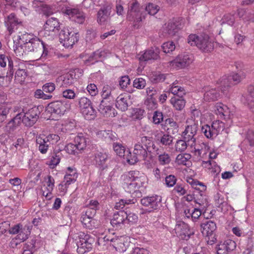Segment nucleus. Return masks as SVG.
Listing matches in <instances>:
<instances>
[{
    "instance_id": "f257e3e1",
    "label": "nucleus",
    "mask_w": 254,
    "mask_h": 254,
    "mask_svg": "<svg viewBox=\"0 0 254 254\" xmlns=\"http://www.w3.org/2000/svg\"><path fill=\"white\" fill-rule=\"evenodd\" d=\"M188 42L191 46H196L204 52H210L214 48V43L207 34H202L200 36L190 35L188 38Z\"/></svg>"
},
{
    "instance_id": "f03ea898",
    "label": "nucleus",
    "mask_w": 254,
    "mask_h": 254,
    "mask_svg": "<svg viewBox=\"0 0 254 254\" xmlns=\"http://www.w3.org/2000/svg\"><path fill=\"white\" fill-rule=\"evenodd\" d=\"M60 137L56 134H49L47 135L40 134L36 137V142L39 151L42 154H46L53 144L59 140Z\"/></svg>"
},
{
    "instance_id": "7ed1b4c3",
    "label": "nucleus",
    "mask_w": 254,
    "mask_h": 254,
    "mask_svg": "<svg viewBox=\"0 0 254 254\" xmlns=\"http://www.w3.org/2000/svg\"><path fill=\"white\" fill-rule=\"evenodd\" d=\"M148 152H150V151L145 148L143 145L135 143L133 154H131L129 149H127V154L126 159L129 164L133 165L138 161L145 160L148 156Z\"/></svg>"
},
{
    "instance_id": "20e7f679",
    "label": "nucleus",
    "mask_w": 254,
    "mask_h": 254,
    "mask_svg": "<svg viewBox=\"0 0 254 254\" xmlns=\"http://www.w3.org/2000/svg\"><path fill=\"white\" fill-rule=\"evenodd\" d=\"M141 174L138 171H131L122 176L124 188L128 191L134 190L136 187L141 184Z\"/></svg>"
},
{
    "instance_id": "39448f33",
    "label": "nucleus",
    "mask_w": 254,
    "mask_h": 254,
    "mask_svg": "<svg viewBox=\"0 0 254 254\" xmlns=\"http://www.w3.org/2000/svg\"><path fill=\"white\" fill-rule=\"evenodd\" d=\"M246 77L244 71L233 73L228 76H223L220 80L221 90L224 94H227L229 88L233 85L240 83Z\"/></svg>"
},
{
    "instance_id": "423d86ee",
    "label": "nucleus",
    "mask_w": 254,
    "mask_h": 254,
    "mask_svg": "<svg viewBox=\"0 0 254 254\" xmlns=\"http://www.w3.org/2000/svg\"><path fill=\"white\" fill-rule=\"evenodd\" d=\"M79 40V34L67 27L64 28L59 33V40L65 48L72 47Z\"/></svg>"
},
{
    "instance_id": "0eeeda50",
    "label": "nucleus",
    "mask_w": 254,
    "mask_h": 254,
    "mask_svg": "<svg viewBox=\"0 0 254 254\" xmlns=\"http://www.w3.org/2000/svg\"><path fill=\"white\" fill-rule=\"evenodd\" d=\"M144 7L136 1L131 3L128 7L127 19L130 21L139 22L145 18Z\"/></svg>"
},
{
    "instance_id": "6e6552de",
    "label": "nucleus",
    "mask_w": 254,
    "mask_h": 254,
    "mask_svg": "<svg viewBox=\"0 0 254 254\" xmlns=\"http://www.w3.org/2000/svg\"><path fill=\"white\" fill-rule=\"evenodd\" d=\"M79 241L77 243V252L79 254H84L91 250L94 238L89 234L80 232L78 235Z\"/></svg>"
},
{
    "instance_id": "1a4fd4ad",
    "label": "nucleus",
    "mask_w": 254,
    "mask_h": 254,
    "mask_svg": "<svg viewBox=\"0 0 254 254\" xmlns=\"http://www.w3.org/2000/svg\"><path fill=\"white\" fill-rule=\"evenodd\" d=\"M224 128V123L219 120H216L213 122L211 126L205 125L202 126L201 127V131L207 138L213 139L216 137Z\"/></svg>"
},
{
    "instance_id": "9d476101",
    "label": "nucleus",
    "mask_w": 254,
    "mask_h": 254,
    "mask_svg": "<svg viewBox=\"0 0 254 254\" xmlns=\"http://www.w3.org/2000/svg\"><path fill=\"white\" fill-rule=\"evenodd\" d=\"M161 197L155 195L146 196L141 199V204L146 208V210L151 212L160 208L162 206Z\"/></svg>"
},
{
    "instance_id": "9b49d317",
    "label": "nucleus",
    "mask_w": 254,
    "mask_h": 254,
    "mask_svg": "<svg viewBox=\"0 0 254 254\" xmlns=\"http://www.w3.org/2000/svg\"><path fill=\"white\" fill-rule=\"evenodd\" d=\"M193 61L191 54H184L178 55L176 58L170 62V65L177 69L183 68L189 65Z\"/></svg>"
},
{
    "instance_id": "f8f14e48",
    "label": "nucleus",
    "mask_w": 254,
    "mask_h": 254,
    "mask_svg": "<svg viewBox=\"0 0 254 254\" xmlns=\"http://www.w3.org/2000/svg\"><path fill=\"white\" fill-rule=\"evenodd\" d=\"M109 160L107 153L97 151L93 154L92 162L96 167L103 171L108 168Z\"/></svg>"
},
{
    "instance_id": "ddd939ff",
    "label": "nucleus",
    "mask_w": 254,
    "mask_h": 254,
    "mask_svg": "<svg viewBox=\"0 0 254 254\" xmlns=\"http://www.w3.org/2000/svg\"><path fill=\"white\" fill-rule=\"evenodd\" d=\"M40 112L37 108L29 109L24 115L22 114V122L26 126H33L39 119Z\"/></svg>"
},
{
    "instance_id": "4468645a",
    "label": "nucleus",
    "mask_w": 254,
    "mask_h": 254,
    "mask_svg": "<svg viewBox=\"0 0 254 254\" xmlns=\"http://www.w3.org/2000/svg\"><path fill=\"white\" fill-rule=\"evenodd\" d=\"M198 129V125L193 123L191 125L186 127L183 132V139L188 141V144L191 146H194L195 143L196 133Z\"/></svg>"
},
{
    "instance_id": "2eb2a0df",
    "label": "nucleus",
    "mask_w": 254,
    "mask_h": 254,
    "mask_svg": "<svg viewBox=\"0 0 254 254\" xmlns=\"http://www.w3.org/2000/svg\"><path fill=\"white\" fill-rule=\"evenodd\" d=\"M112 6L110 4L104 5L99 10L97 14V21L100 25H105L110 19Z\"/></svg>"
},
{
    "instance_id": "dca6fc26",
    "label": "nucleus",
    "mask_w": 254,
    "mask_h": 254,
    "mask_svg": "<svg viewBox=\"0 0 254 254\" xmlns=\"http://www.w3.org/2000/svg\"><path fill=\"white\" fill-rule=\"evenodd\" d=\"M65 111L64 103L60 100L51 102L46 107V111L53 116L64 115Z\"/></svg>"
},
{
    "instance_id": "f3484780",
    "label": "nucleus",
    "mask_w": 254,
    "mask_h": 254,
    "mask_svg": "<svg viewBox=\"0 0 254 254\" xmlns=\"http://www.w3.org/2000/svg\"><path fill=\"white\" fill-rule=\"evenodd\" d=\"M111 243L117 251L122 253L126 251L130 245L128 238L125 236L111 239Z\"/></svg>"
},
{
    "instance_id": "a211bd4d",
    "label": "nucleus",
    "mask_w": 254,
    "mask_h": 254,
    "mask_svg": "<svg viewBox=\"0 0 254 254\" xmlns=\"http://www.w3.org/2000/svg\"><path fill=\"white\" fill-rule=\"evenodd\" d=\"M236 248V244L235 242L228 239L217 245V254H229V253L234 251Z\"/></svg>"
},
{
    "instance_id": "6ab92c4d",
    "label": "nucleus",
    "mask_w": 254,
    "mask_h": 254,
    "mask_svg": "<svg viewBox=\"0 0 254 254\" xmlns=\"http://www.w3.org/2000/svg\"><path fill=\"white\" fill-rule=\"evenodd\" d=\"M65 13L68 15L71 21L79 24H82L85 19L84 13L76 8H68L65 11Z\"/></svg>"
},
{
    "instance_id": "aec40b11",
    "label": "nucleus",
    "mask_w": 254,
    "mask_h": 254,
    "mask_svg": "<svg viewBox=\"0 0 254 254\" xmlns=\"http://www.w3.org/2000/svg\"><path fill=\"white\" fill-rule=\"evenodd\" d=\"M20 23L21 21L13 13L10 14L5 18L4 24L10 35L14 32V29L17 28V25Z\"/></svg>"
},
{
    "instance_id": "412c9836",
    "label": "nucleus",
    "mask_w": 254,
    "mask_h": 254,
    "mask_svg": "<svg viewBox=\"0 0 254 254\" xmlns=\"http://www.w3.org/2000/svg\"><path fill=\"white\" fill-rule=\"evenodd\" d=\"M126 212L119 211L114 214L113 218L111 220V224L114 227L119 228L126 224Z\"/></svg>"
},
{
    "instance_id": "4be33fe9",
    "label": "nucleus",
    "mask_w": 254,
    "mask_h": 254,
    "mask_svg": "<svg viewBox=\"0 0 254 254\" xmlns=\"http://www.w3.org/2000/svg\"><path fill=\"white\" fill-rule=\"evenodd\" d=\"M131 102L129 96L126 95H120L116 100V107L122 111H125L127 110L128 107Z\"/></svg>"
},
{
    "instance_id": "5701e85b",
    "label": "nucleus",
    "mask_w": 254,
    "mask_h": 254,
    "mask_svg": "<svg viewBox=\"0 0 254 254\" xmlns=\"http://www.w3.org/2000/svg\"><path fill=\"white\" fill-rule=\"evenodd\" d=\"M181 24L177 20H171L169 21L164 28V32L169 37H173L181 28Z\"/></svg>"
},
{
    "instance_id": "b1692460",
    "label": "nucleus",
    "mask_w": 254,
    "mask_h": 254,
    "mask_svg": "<svg viewBox=\"0 0 254 254\" xmlns=\"http://www.w3.org/2000/svg\"><path fill=\"white\" fill-rule=\"evenodd\" d=\"M22 113L17 114L11 119L5 127V131L8 133H12L18 127L21 123Z\"/></svg>"
},
{
    "instance_id": "393cba45",
    "label": "nucleus",
    "mask_w": 254,
    "mask_h": 254,
    "mask_svg": "<svg viewBox=\"0 0 254 254\" xmlns=\"http://www.w3.org/2000/svg\"><path fill=\"white\" fill-rule=\"evenodd\" d=\"M201 231L202 234L208 237L211 235L216 229V225L213 221L207 220L200 225Z\"/></svg>"
},
{
    "instance_id": "a878e982",
    "label": "nucleus",
    "mask_w": 254,
    "mask_h": 254,
    "mask_svg": "<svg viewBox=\"0 0 254 254\" xmlns=\"http://www.w3.org/2000/svg\"><path fill=\"white\" fill-rule=\"evenodd\" d=\"M159 50L157 48H151L146 50L139 58L140 61H148L149 60H156L159 57Z\"/></svg>"
},
{
    "instance_id": "bb28decb",
    "label": "nucleus",
    "mask_w": 254,
    "mask_h": 254,
    "mask_svg": "<svg viewBox=\"0 0 254 254\" xmlns=\"http://www.w3.org/2000/svg\"><path fill=\"white\" fill-rule=\"evenodd\" d=\"M156 139L158 143L164 146H169L172 144L173 137L168 133L161 131L156 135Z\"/></svg>"
},
{
    "instance_id": "cd10ccee",
    "label": "nucleus",
    "mask_w": 254,
    "mask_h": 254,
    "mask_svg": "<svg viewBox=\"0 0 254 254\" xmlns=\"http://www.w3.org/2000/svg\"><path fill=\"white\" fill-rule=\"evenodd\" d=\"M42 41L39 38H34L31 42L25 45V51L28 54L29 52L38 53L39 49H42Z\"/></svg>"
},
{
    "instance_id": "c85d7f7f",
    "label": "nucleus",
    "mask_w": 254,
    "mask_h": 254,
    "mask_svg": "<svg viewBox=\"0 0 254 254\" xmlns=\"http://www.w3.org/2000/svg\"><path fill=\"white\" fill-rule=\"evenodd\" d=\"M56 82L60 87H66L73 83L74 79L71 74H66L58 77Z\"/></svg>"
},
{
    "instance_id": "c756f323",
    "label": "nucleus",
    "mask_w": 254,
    "mask_h": 254,
    "mask_svg": "<svg viewBox=\"0 0 254 254\" xmlns=\"http://www.w3.org/2000/svg\"><path fill=\"white\" fill-rule=\"evenodd\" d=\"M8 232L10 234L15 235L18 234L16 238V240L19 239L22 241L26 240L28 237L26 235L23 234L22 231V225L18 224L15 225L8 230Z\"/></svg>"
},
{
    "instance_id": "7c9ffc66",
    "label": "nucleus",
    "mask_w": 254,
    "mask_h": 254,
    "mask_svg": "<svg viewBox=\"0 0 254 254\" xmlns=\"http://www.w3.org/2000/svg\"><path fill=\"white\" fill-rule=\"evenodd\" d=\"M60 27V23L57 18L55 17L49 18L45 25V30L49 31H58Z\"/></svg>"
},
{
    "instance_id": "2f4dec72",
    "label": "nucleus",
    "mask_w": 254,
    "mask_h": 254,
    "mask_svg": "<svg viewBox=\"0 0 254 254\" xmlns=\"http://www.w3.org/2000/svg\"><path fill=\"white\" fill-rule=\"evenodd\" d=\"M89 139L85 137V136L82 133L78 134L74 138V144L76 146L78 150H84L87 145V143L88 142Z\"/></svg>"
},
{
    "instance_id": "473e14b6",
    "label": "nucleus",
    "mask_w": 254,
    "mask_h": 254,
    "mask_svg": "<svg viewBox=\"0 0 254 254\" xmlns=\"http://www.w3.org/2000/svg\"><path fill=\"white\" fill-rule=\"evenodd\" d=\"M135 143L143 145V147H145V148L148 150H149L151 146L153 148L155 147L152 141L151 137L148 136L140 135L136 138Z\"/></svg>"
},
{
    "instance_id": "72a5a7b5",
    "label": "nucleus",
    "mask_w": 254,
    "mask_h": 254,
    "mask_svg": "<svg viewBox=\"0 0 254 254\" xmlns=\"http://www.w3.org/2000/svg\"><path fill=\"white\" fill-rule=\"evenodd\" d=\"M216 109L215 112L216 114L223 117L224 119H229L230 118V111L227 106L219 103L216 105Z\"/></svg>"
},
{
    "instance_id": "f704fd0d",
    "label": "nucleus",
    "mask_w": 254,
    "mask_h": 254,
    "mask_svg": "<svg viewBox=\"0 0 254 254\" xmlns=\"http://www.w3.org/2000/svg\"><path fill=\"white\" fill-rule=\"evenodd\" d=\"M113 89V87L107 84L105 85L101 92L102 99H103V100H108L109 102L113 100L114 97L112 93Z\"/></svg>"
},
{
    "instance_id": "c9c22d12",
    "label": "nucleus",
    "mask_w": 254,
    "mask_h": 254,
    "mask_svg": "<svg viewBox=\"0 0 254 254\" xmlns=\"http://www.w3.org/2000/svg\"><path fill=\"white\" fill-rule=\"evenodd\" d=\"M220 94L214 88L210 89L205 91L204 94V100L205 101H214L218 99Z\"/></svg>"
},
{
    "instance_id": "e433bc0d",
    "label": "nucleus",
    "mask_w": 254,
    "mask_h": 254,
    "mask_svg": "<svg viewBox=\"0 0 254 254\" xmlns=\"http://www.w3.org/2000/svg\"><path fill=\"white\" fill-rule=\"evenodd\" d=\"M170 103L173 107L178 111H181L186 105V101L183 97H173L171 99Z\"/></svg>"
},
{
    "instance_id": "4c0bfd02",
    "label": "nucleus",
    "mask_w": 254,
    "mask_h": 254,
    "mask_svg": "<svg viewBox=\"0 0 254 254\" xmlns=\"http://www.w3.org/2000/svg\"><path fill=\"white\" fill-rule=\"evenodd\" d=\"M34 38H38L36 36H34L33 35L25 33L24 34H22L20 35L17 36V39H16V41L19 42V44L23 45H27V44L31 42Z\"/></svg>"
},
{
    "instance_id": "58836bf2",
    "label": "nucleus",
    "mask_w": 254,
    "mask_h": 254,
    "mask_svg": "<svg viewBox=\"0 0 254 254\" xmlns=\"http://www.w3.org/2000/svg\"><path fill=\"white\" fill-rule=\"evenodd\" d=\"M98 110L103 115L110 116L111 115L112 107L110 104L106 103L105 100L102 99L98 106Z\"/></svg>"
},
{
    "instance_id": "ea45409f",
    "label": "nucleus",
    "mask_w": 254,
    "mask_h": 254,
    "mask_svg": "<svg viewBox=\"0 0 254 254\" xmlns=\"http://www.w3.org/2000/svg\"><path fill=\"white\" fill-rule=\"evenodd\" d=\"M32 6L35 8V10L40 12V10L43 11L45 14L49 15L52 14V12L47 11L48 7L42 1L34 0L32 2Z\"/></svg>"
},
{
    "instance_id": "a19ab883",
    "label": "nucleus",
    "mask_w": 254,
    "mask_h": 254,
    "mask_svg": "<svg viewBox=\"0 0 254 254\" xmlns=\"http://www.w3.org/2000/svg\"><path fill=\"white\" fill-rule=\"evenodd\" d=\"M13 49L15 55L19 58L23 57L24 55L28 54L27 52L25 51V45L19 44V42L16 40H14Z\"/></svg>"
},
{
    "instance_id": "79ce46f5",
    "label": "nucleus",
    "mask_w": 254,
    "mask_h": 254,
    "mask_svg": "<svg viewBox=\"0 0 254 254\" xmlns=\"http://www.w3.org/2000/svg\"><path fill=\"white\" fill-rule=\"evenodd\" d=\"M169 91L174 95H176L177 97H183L186 94V92L184 88L176 85L173 83L171 87L169 88Z\"/></svg>"
},
{
    "instance_id": "37998d69",
    "label": "nucleus",
    "mask_w": 254,
    "mask_h": 254,
    "mask_svg": "<svg viewBox=\"0 0 254 254\" xmlns=\"http://www.w3.org/2000/svg\"><path fill=\"white\" fill-rule=\"evenodd\" d=\"M81 111L84 118L87 120L93 119L96 116V110L93 109L92 105L86 108L82 109Z\"/></svg>"
},
{
    "instance_id": "c03bdc74",
    "label": "nucleus",
    "mask_w": 254,
    "mask_h": 254,
    "mask_svg": "<svg viewBox=\"0 0 254 254\" xmlns=\"http://www.w3.org/2000/svg\"><path fill=\"white\" fill-rule=\"evenodd\" d=\"M113 149L115 152L120 157H123L126 159V156L127 154V150H126L125 147L122 144L114 143L113 144Z\"/></svg>"
},
{
    "instance_id": "a18cd8bd",
    "label": "nucleus",
    "mask_w": 254,
    "mask_h": 254,
    "mask_svg": "<svg viewBox=\"0 0 254 254\" xmlns=\"http://www.w3.org/2000/svg\"><path fill=\"white\" fill-rule=\"evenodd\" d=\"M62 150L58 151L57 150L54 151V154L52 156L50 160L49 165L51 166L52 168H54L57 166L60 162L63 154L61 152Z\"/></svg>"
},
{
    "instance_id": "49530a36",
    "label": "nucleus",
    "mask_w": 254,
    "mask_h": 254,
    "mask_svg": "<svg viewBox=\"0 0 254 254\" xmlns=\"http://www.w3.org/2000/svg\"><path fill=\"white\" fill-rule=\"evenodd\" d=\"M248 91L249 95L247 97L248 106L252 112L254 113V87H249Z\"/></svg>"
},
{
    "instance_id": "de8ad7c7",
    "label": "nucleus",
    "mask_w": 254,
    "mask_h": 254,
    "mask_svg": "<svg viewBox=\"0 0 254 254\" xmlns=\"http://www.w3.org/2000/svg\"><path fill=\"white\" fill-rule=\"evenodd\" d=\"M81 222L84 227L89 229H92L95 227V220L84 215H82L81 217Z\"/></svg>"
},
{
    "instance_id": "09e8293b",
    "label": "nucleus",
    "mask_w": 254,
    "mask_h": 254,
    "mask_svg": "<svg viewBox=\"0 0 254 254\" xmlns=\"http://www.w3.org/2000/svg\"><path fill=\"white\" fill-rule=\"evenodd\" d=\"M159 7L158 5L153 3H149L144 7V15H145L146 12H147L148 14L154 15L157 13Z\"/></svg>"
},
{
    "instance_id": "8fccbe9b",
    "label": "nucleus",
    "mask_w": 254,
    "mask_h": 254,
    "mask_svg": "<svg viewBox=\"0 0 254 254\" xmlns=\"http://www.w3.org/2000/svg\"><path fill=\"white\" fill-rule=\"evenodd\" d=\"M158 159L159 164L161 165H168L171 161L170 155L165 152L159 155Z\"/></svg>"
},
{
    "instance_id": "3c124183",
    "label": "nucleus",
    "mask_w": 254,
    "mask_h": 254,
    "mask_svg": "<svg viewBox=\"0 0 254 254\" xmlns=\"http://www.w3.org/2000/svg\"><path fill=\"white\" fill-rule=\"evenodd\" d=\"M175 45L172 41H168L164 43L162 45L163 51L165 53H170L172 52L175 50Z\"/></svg>"
},
{
    "instance_id": "603ef678",
    "label": "nucleus",
    "mask_w": 254,
    "mask_h": 254,
    "mask_svg": "<svg viewBox=\"0 0 254 254\" xmlns=\"http://www.w3.org/2000/svg\"><path fill=\"white\" fill-rule=\"evenodd\" d=\"M177 229H179L181 230L180 235H184L185 238H186V237L188 238L190 237L191 232L190 231L188 224L183 223L182 225L178 226Z\"/></svg>"
},
{
    "instance_id": "864d4df0",
    "label": "nucleus",
    "mask_w": 254,
    "mask_h": 254,
    "mask_svg": "<svg viewBox=\"0 0 254 254\" xmlns=\"http://www.w3.org/2000/svg\"><path fill=\"white\" fill-rule=\"evenodd\" d=\"M188 145H189L188 141L185 140L184 139L183 140H179L175 144L176 150L178 152L184 151Z\"/></svg>"
},
{
    "instance_id": "5fc2aeb1",
    "label": "nucleus",
    "mask_w": 254,
    "mask_h": 254,
    "mask_svg": "<svg viewBox=\"0 0 254 254\" xmlns=\"http://www.w3.org/2000/svg\"><path fill=\"white\" fill-rule=\"evenodd\" d=\"M190 154H179L176 159V162L179 165H186L187 162L190 159Z\"/></svg>"
},
{
    "instance_id": "6e6d98bb",
    "label": "nucleus",
    "mask_w": 254,
    "mask_h": 254,
    "mask_svg": "<svg viewBox=\"0 0 254 254\" xmlns=\"http://www.w3.org/2000/svg\"><path fill=\"white\" fill-rule=\"evenodd\" d=\"M134 199H122L119 202L116 203L115 207L118 209L123 208L126 204H134L135 203Z\"/></svg>"
},
{
    "instance_id": "4d7b16f0",
    "label": "nucleus",
    "mask_w": 254,
    "mask_h": 254,
    "mask_svg": "<svg viewBox=\"0 0 254 254\" xmlns=\"http://www.w3.org/2000/svg\"><path fill=\"white\" fill-rule=\"evenodd\" d=\"M126 224H133L137 222L138 220V216L134 213L129 212L127 213L126 212Z\"/></svg>"
},
{
    "instance_id": "13d9d810",
    "label": "nucleus",
    "mask_w": 254,
    "mask_h": 254,
    "mask_svg": "<svg viewBox=\"0 0 254 254\" xmlns=\"http://www.w3.org/2000/svg\"><path fill=\"white\" fill-rule=\"evenodd\" d=\"M27 76V73L25 69L19 68L15 72V77L19 82L24 81Z\"/></svg>"
},
{
    "instance_id": "bf43d9fd",
    "label": "nucleus",
    "mask_w": 254,
    "mask_h": 254,
    "mask_svg": "<svg viewBox=\"0 0 254 254\" xmlns=\"http://www.w3.org/2000/svg\"><path fill=\"white\" fill-rule=\"evenodd\" d=\"M43 89H37L35 91L34 96L37 98L42 99L43 100H47L51 99L52 96L45 94Z\"/></svg>"
},
{
    "instance_id": "052dcab7",
    "label": "nucleus",
    "mask_w": 254,
    "mask_h": 254,
    "mask_svg": "<svg viewBox=\"0 0 254 254\" xmlns=\"http://www.w3.org/2000/svg\"><path fill=\"white\" fill-rule=\"evenodd\" d=\"M133 85L137 89H141L145 86L146 81L143 78H137L134 80Z\"/></svg>"
},
{
    "instance_id": "680f3d73",
    "label": "nucleus",
    "mask_w": 254,
    "mask_h": 254,
    "mask_svg": "<svg viewBox=\"0 0 254 254\" xmlns=\"http://www.w3.org/2000/svg\"><path fill=\"white\" fill-rule=\"evenodd\" d=\"M163 120V113L159 111H156L154 112L153 116V122L156 125H159Z\"/></svg>"
},
{
    "instance_id": "e2e57ef3",
    "label": "nucleus",
    "mask_w": 254,
    "mask_h": 254,
    "mask_svg": "<svg viewBox=\"0 0 254 254\" xmlns=\"http://www.w3.org/2000/svg\"><path fill=\"white\" fill-rule=\"evenodd\" d=\"M177 182L176 177L173 175H170L165 178V184L168 187H173Z\"/></svg>"
},
{
    "instance_id": "0e129e2a",
    "label": "nucleus",
    "mask_w": 254,
    "mask_h": 254,
    "mask_svg": "<svg viewBox=\"0 0 254 254\" xmlns=\"http://www.w3.org/2000/svg\"><path fill=\"white\" fill-rule=\"evenodd\" d=\"M9 112V109L6 107H1L0 108V122H4L7 118V115Z\"/></svg>"
},
{
    "instance_id": "69168bd1",
    "label": "nucleus",
    "mask_w": 254,
    "mask_h": 254,
    "mask_svg": "<svg viewBox=\"0 0 254 254\" xmlns=\"http://www.w3.org/2000/svg\"><path fill=\"white\" fill-rule=\"evenodd\" d=\"M79 105L81 110L82 109L89 107L91 105V102L86 97H81L79 100Z\"/></svg>"
},
{
    "instance_id": "338daca9",
    "label": "nucleus",
    "mask_w": 254,
    "mask_h": 254,
    "mask_svg": "<svg viewBox=\"0 0 254 254\" xmlns=\"http://www.w3.org/2000/svg\"><path fill=\"white\" fill-rule=\"evenodd\" d=\"M42 89L45 92L51 93L55 90L56 86L53 82H48L43 85Z\"/></svg>"
},
{
    "instance_id": "774afa93",
    "label": "nucleus",
    "mask_w": 254,
    "mask_h": 254,
    "mask_svg": "<svg viewBox=\"0 0 254 254\" xmlns=\"http://www.w3.org/2000/svg\"><path fill=\"white\" fill-rule=\"evenodd\" d=\"M65 151H66L68 154H78V149L76 148V146L75 144L69 143L64 148Z\"/></svg>"
}]
</instances>
